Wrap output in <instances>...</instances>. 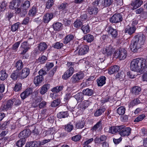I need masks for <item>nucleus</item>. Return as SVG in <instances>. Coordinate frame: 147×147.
Returning <instances> with one entry per match:
<instances>
[{"mask_svg": "<svg viewBox=\"0 0 147 147\" xmlns=\"http://www.w3.org/2000/svg\"><path fill=\"white\" fill-rule=\"evenodd\" d=\"M147 68V63L143 58L134 59L130 63V69L133 71L143 73Z\"/></svg>", "mask_w": 147, "mask_h": 147, "instance_id": "f257e3e1", "label": "nucleus"}, {"mask_svg": "<svg viewBox=\"0 0 147 147\" xmlns=\"http://www.w3.org/2000/svg\"><path fill=\"white\" fill-rule=\"evenodd\" d=\"M145 40V36L142 34L135 36L130 45L131 51L134 53L137 52L138 49L144 44Z\"/></svg>", "mask_w": 147, "mask_h": 147, "instance_id": "f03ea898", "label": "nucleus"}, {"mask_svg": "<svg viewBox=\"0 0 147 147\" xmlns=\"http://www.w3.org/2000/svg\"><path fill=\"white\" fill-rule=\"evenodd\" d=\"M75 64V63L71 62H67V66L69 68L63 75L62 78L63 79L67 80L72 75L74 71V67Z\"/></svg>", "mask_w": 147, "mask_h": 147, "instance_id": "7ed1b4c3", "label": "nucleus"}, {"mask_svg": "<svg viewBox=\"0 0 147 147\" xmlns=\"http://www.w3.org/2000/svg\"><path fill=\"white\" fill-rule=\"evenodd\" d=\"M131 129L129 127H125L124 125H120L119 134L121 136H128L131 133Z\"/></svg>", "mask_w": 147, "mask_h": 147, "instance_id": "20e7f679", "label": "nucleus"}, {"mask_svg": "<svg viewBox=\"0 0 147 147\" xmlns=\"http://www.w3.org/2000/svg\"><path fill=\"white\" fill-rule=\"evenodd\" d=\"M84 76V73L78 72L73 75L71 79V82L73 83H78L80 80H82Z\"/></svg>", "mask_w": 147, "mask_h": 147, "instance_id": "39448f33", "label": "nucleus"}, {"mask_svg": "<svg viewBox=\"0 0 147 147\" xmlns=\"http://www.w3.org/2000/svg\"><path fill=\"white\" fill-rule=\"evenodd\" d=\"M116 54L117 55H118V57L120 60L124 59L127 55L126 50L123 48H120L119 51L115 54V55H116Z\"/></svg>", "mask_w": 147, "mask_h": 147, "instance_id": "423d86ee", "label": "nucleus"}, {"mask_svg": "<svg viewBox=\"0 0 147 147\" xmlns=\"http://www.w3.org/2000/svg\"><path fill=\"white\" fill-rule=\"evenodd\" d=\"M123 20L122 16L120 13L115 14L109 19L111 22L117 23L121 22Z\"/></svg>", "mask_w": 147, "mask_h": 147, "instance_id": "0eeeda50", "label": "nucleus"}, {"mask_svg": "<svg viewBox=\"0 0 147 147\" xmlns=\"http://www.w3.org/2000/svg\"><path fill=\"white\" fill-rule=\"evenodd\" d=\"M115 51L114 49L113 48L111 45H109L103 49L102 53L104 54H106L107 56H111Z\"/></svg>", "mask_w": 147, "mask_h": 147, "instance_id": "6e6552de", "label": "nucleus"}, {"mask_svg": "<svg viewBox=\"0 0 147 147\" xmlns=\"http://www.w3.org/2000/svg\"><path fill=\"white\" fill-rule=\"evenodd\" d=\"M30 132L29 129H25L19 134L18 137L20 138L26 140L30 135Z\"/></svg>", "mask_w": 147, "mask_h": 147, "instance_id": "1a4fd4ad", "label": "nucleus"}, {"mask_svg": "<svg viewBox=\"0 0 147 147\" xmlns=\"http://www.w3.org/2000/svg\"><path fill=\"white\" fill-rule=\"evenodd\" d=\"M90 102L88 100H85L83 102L80 103L78 106L77 109H78V111L82 112L89 106Z\"/></svg>", "mask_w": 147, "mask_h": 147, "instance_id": "9d476101", "label": "nucleus"}, {"mask_svg": "<svg viewBox=\"0 0 147 147\" xmlns=\"http://www.w3.org/2000/svg\"><path fill=\"white\" fill-rule=\"evenodd\" d=\"M30 73V70L28 68H24L20 73H19V77L21 79L25 78Z\"/></svg>", "mask_w": 147, "mask_h": 147, "instance_id": "9b49d317", "label": "nucleus"}, {"mask_svg": "<svg viewBox=\"0 0 147 147\" xmlns=\"http://www.w3.org/2000/svg\"><path fill=\"white\" fill-rule=\"evenodd\" d=\"M143 3L142 0H133L131 3V5L132 7V9L134 10L140 7Z\"/></svg>", "mask_w": 147, "mask_h": 147, "instance_id": "f8f14e48", "label": "nucleus"}, {"mask_svg": "<svg viewBox=\"0 0 147 147\" xmlns=\"http://www.w3.org/2000/svg\"><path fill=\"white\" fill-rule=\"evenodd\" d=\"M86 10L87 12L90 15H96L98 12V8L94 6H89Z\"/></svg>", "mask_w": 147, "mask_h": 147, "instance_id": "ddd939ff", "label": "nucleus"}, {"mask_svg": "<svg viewBox=\"0 0 147 147\" xmlns=\"http://www.w3.org/2000/svg\"><path fill=\"white\" fill-rule=\"evenodd\" d=\"M32 92V89L30 88H28L24 92L21 94L20 95L22 99L24 100L31 94Z\"/></svg>", "mask_w": 147, "mask_h": 147, "instance_id": "4468645a", "label": "nucleus"}, {"mask_svg": "<svg viewBox=\"0 0 147 147\" xmlns=\"http://www.w3.org/2000/svg\"><path fill=\"white\" fill-rule=\"evenodd\" d=\"M14 100L10 99L7 101L3 105V108L5 110L11 109L14 102Z\"/></svg>", "mask_w": 147, "mask_h": 147, "instance_id": "2eb2a0df", "label": "nucleus"}, {"mask_svg": "<svg viewBox=\"0 0 147 147\" xmlns=\"http://www.w3.org/2000/svg\"><path fill=\"white\" fill-rule=\"evenodd\" d=\"M21 47L23 49L22 51L20 53V54L24 55L30 49V46L29 45L27 42L24 41L21 44Z\"/></svg>", "mask_w": 147, "mask_h": 147, "instance_id": "dca6fc26", "label": "nucleus"}, {"mask_svg": "<svg viewBox=\"0 0 147 147\" xmlns=\"http://www.w3.org/2000/svg\"><path fill=\"white\" fill-rule=\"evenodd\" d=\"M80 47L78 51V54L80 55H84L86 54L88 52V47L86 45H83L79 46Z\"/></svg>", "mask_w": 147, "mask_h": 147, "instance_id": "f3484780", "label": "nucleus"}, {"mask_svg": "<svg viewBox=\"0 0 147 147\" xmlns=\"http://www.w3.org/2000/svg\"><path fill=\"white\" fill-rule=\"evenodd\" d=\"M107 31L109 34L112 35V37L115 38L117 37L118 34L117 30L113 29L111 26H109L108 27Z\"/></svg>", "mask_w": 147, "mask_h": 147, "instance_id": "a211bd4d", "label": "nucleus"}, {"mask_svg": "<svg viewBox=\"0 0 147 147\" xmlns=\"http://www.w3.org/2000/svg\"><path fill=\"white\" fill-rule=\"evenodd\" d=\"M53 15L51 13H47L43 17V21L44 23H47L53 18Z\"/></svg>", "mask_w": 147, "mask_h": 147, "instance_id": "6ab92c4d", "label": "nucleus"}, {"mask_svg": "<svg viewBox=\"0 0 147 147\" xmlns=\"http://www.w3.org/2000/svg\"><path fill=\"white\" fill-rule=\"evenodd\" d=\"M20 0H13L10 2L9 8L11 9H13L15 7H18L20 5Z\"/></svg>", "mask_w": 147, "mask_h": 147, "instance_id": "aec40b11", "label": "nucleus"}, {"mask_svg": "<svg viewBox=\"0 0 147 147\" xmlns=\"http://www.w3.org/2000/svg\"><path fill=\"white\" fill-rule=\"evenodd\" d=\"M63 87L62 86H56L53 88L52 89L51 91L55 93H51L50 94L51 96L53 98V96H56V94L55 93L58 92L62 90H63Z\"/></svg>", "mask_w": 147, "mask_h": 147, "instance_id": "412c9836", "label": "nucleus"}, {"mask_svg": "<svg viewBox=\"0 0 147 147\" xmlns=\"http://www.w3.org/2000/svg\"><path fill=\"white\" fill-rule=\"evenodd\" d=\"M119 67L117 65L111 66L109 69V74H112L117 73L119 71Z\"/></svg>", "mask_w": 147, "mask_h": 147, "instance_id": "4be33fe9", "label": "nucleus"}, {"mask_svg": "<svg viewBox=\"0 0 147 147\" xmlns=\"http://www.w3.org/2000/svg\"><path fill=\"white\" fill-rule=\"evenodd\" d=\"M136 30V27L134 26H133L126 28L125 29L124 32L125 34L131 35L134 33Z\"/></svg>", "mask_w": 147, "mask_h": 147, "instance_id": "5701e85b", "label": "nucleus"}, {"mask_svg": "<svg viewBox=\"0 0 147 147\" xmlns=\"http://www.w3.org/2000/svg\"><path fill=\"white\" fill-rule=\"evenodd\" d=\"M120 126H113L109 127V132L112 134L119 132L120 131Z\"/></svg>", "mask_w": 147, "mask_h": 147, "instance_id": "b1692460", "label": "nucleus"}, {"mask_svg": "<svg viewBox=\"0 0 147 147\" xmlns=\"http://www.w3.org/2000/svg\"><path fill=\"white\" fill-rule=\"evenodd\" d=\"M38 48L40 52H44L48 47V45L45 42H41L38 45Z\"/></svg>", "mask_w": 147, "mask_h": 147, "instance_id": "393cba45", "label": "nucleus"}, {"mask_svg": "<svg viewBox=\"0 0 147 147\" xmlns=\"http://www.w3.org/2000/svg\"><path fill=\"white\" fill-rule=\"evenodd\" d=\"M74 38V36L72 34H68L63 39V42L64 44H67L70 41L73 40Z\"/></svg>", "mask_w": 147, "mask_h": 147, "instance_id": "a878e982", "label": "nucleus"}, {"mask_svg": "<svg viewBox=\"0 0 147 147\" xmlns=\"http://www.w3.org/2000/svg\"><path fill=\"white\" fill-rule=\"evenodd\" d=\"M50 87V85L48 84H47L43 85L41 88L40 90V92L42 94H44L46 93L47 90Z\"/></svg>", "mask_w": 147, "mask_h": 147, "instance_id": "bb28decb", "label": "nucleus"}, {"mask_svg": "<svg viewBox=\"0 0 147 147\" xmlns=\"http://www.w3.org/2000/svg\"><path fill=\"white\" fill-rule=\"evenodd\" d=\"M106 78L105 76L100 77L97 80V83L98 85L99 86H101L104 84L106 82Z\"/></svg>", "mask_w": 147, "mask_h": 147, "instance_id": "cd10ccee", "label": "nucleus"}, {"mask_svg": "<svg viewBox=\"0 0 147 147\" xmlns=\"http://www.w3.org/2000/svg\"><path fill=\"white\" fill-rule=\"evenodd\" d=\"M141 89L140 87L137 86L133 87L131 90V93L135 95H138L140 94Z\"/></svg>", "mask_w": 147, "mask_h": 147, "instance_id": "c85d7f7f", "label": "nucleus"}, {"mask_svg": "<svg viewBox=\"0 0 147 147\" xmlns=\"http://www.w3.org/2000/svg\"><path fill=\"white\" fill-rule=\"evenodd\" d=\"M84 119L82 118L81 120H79L76 123V127L77 129H81L84 127L85 124Z\"/></svg>", "mask_w": 147, "mask_h": 147, "instance_id": "c756f323", "label": "nucleus"}, {"mask_svg": "<svg viewBox=\"0 0 147 147\" xmlns=\"http://www.w3.org/2000/svg\"><path fill=\"white\" fill-rule=\"evenodd\" d=\"M43 80V77H42V76L40 77L39 76H37L34 77V82L36 85L37 86L40 84L41 83Z\"/></svg>", "mask_w": 147, "mask_h": 147, "instance_id": "7c9ffc66", "label": "nucleus"}, {"mask_svg": "<svg viewBox=\"0 0 147 147\" xmlns=\"http://www.w3.org/2000/svg\"><path fill=\"white\" fill-rule=\"evenodd\" d=\"M94 92V91L93 90L89 88L84 89L82 91L84 95L88 96H92Z\"/></svg>", "mask_w": 147, "mask_h": 147, "instance_id": "2f4dec72", "label": "nucleus"}, {"mask_svg": "<svg viewBox=\"0 0 147 147\" xmlns=\"http://www.w3.org/2000/svg\"><path fill=\"white\" fill-rule=\"evenodd\" d=\"M84 95L83 92L78 93L74 96V98L78 102H82L84 99Z\"/></svg>", "mask_w": 147, "mask_h": 147, "instance_id": "473e14b6", "label": "nucleus"}, {"mask_svg": "<svg viewBox=\"0 0 147 147\" xmlns=\"http://www.w3.org/2000/svg\"><path fill=\"white\" fill-rule=\"evenodd\" d=\"M68 115L67 111H62L57 114V117L59 119H61L67 117Z\"/></svg>", "mask_w": 147, "mask_h": 147, "instance_id": "72a5a7b5", "label": "nucleus"}, {"mask_svg": "<svg viewBox=\"0 0 147 147\" xmlns=\"http://www.w3.org/2000/svg\"><path fill=\"white\" fill-rule=\"evenodd\" d=\"M94 36L90 34H87L85 35L83 38V39L86 40L88 42H91L94 40Z\"/></svg>", "mask_w": 147, "mask_h": 147, "instance_id": "f704fd0d", "label": "nucleus"}, {"mask_svg": "<svg viewBox=\"0 0 147 147\" xmlns=\"http://www.w3.org/2000/svg\"><path fill=\"white\" fill-rule=\"evenodd\" d=\"M62 24L60 23L57 22L53 25V28L55 30L59 31L62 28Z\"/></svg>", "mask_w": 147, "mask_h": 147, "instance_id": "c9c22d12", "label": "nucleus"}, {"mask_svg": "<svg viewBox=\"0 0 147 147\" xmlns=\"http://www.w3.org/2000/svg\"><path fill=\"white\" fill-rule=\"evenodd\" d=\"M19 71L16 70L11 74L10 77L13 80L15 81L17 80L18 77H19Z\"/></svg>", "mask_w": 147, "mask_h": 147, "instance_id": "e433bc0d", "label": "nucleus"}, {"mask_svg": "<svg viewBox=\"0 0 147 147\" xmlns=\"http://www.w3.org/2000/svg\"><path fill=\"white\" fill-rule=\"evenodd\" d=\"M23 64L22 61L19 60L18 61L16 64V67L17 68V70L18 71L21 70L23 66Z\"/></svg>", "mask_w": 147, "mask_h": 147, "instance_id": "4c0bfd02", "label": "nucleus"}, {"mask_svg": "<svg viewBox=\"0 0 147 147\" xmlns=\"http://www.w3.org/2000/svg\"><path fill=\"white\" fill-rule=\"evenodd\" d=\"M7 77V74L5 70H2L0 71V80L3 81Z\"/></svg>", "mask_w": 147, "mask_h": 147, "instance_id": "58836bf2", "label": "nucleus"}, {"mask_svg": "<svg viewBox=\"0 0 147 147\" xmlns=\"http://www.w3.org/2000/svg\"><path fill=\"white\" fill-rule=\"evenodd\" d=\"M125 109L123 106L119 107L117 110V113L119 115H121L124 114L125 112Z\"/></svg>", "mask_w": 147, "mask_h": 147, "instance_id": "ea45409f", "label": "nucleus"}, {"mask_svg": "<svg viewBox=\"0 0 147 147\" xmlns=\"http://www.w3.org/2000/svg\"><path fill=\"white\" fill-rule=\"evenodd\" d=\"M81 29L85 34H87L90 31V28L88 24L83 26L81 28Z\"/></svg>", "mask_w": 147, "mask_h": 147, "instance_id": "a19ab883", "label": "nucleus"}, {"mask_svg": "<svg viewBox=\"0 0 147 147\" xmlns=\"http://www.w3.org/2000/svg\"><path fill=\"white\" fill-rule=\"evenodd\" d=\"M102 121L100 120L97 122L92 127V130L96 131L97 129L102 127Z\"/></svg>", "mask_w": 147, "mask_h": 147, "instance_id": "79ce46f5", "label": "nucleus"}, {"mask_svg": "<svg viewBox=\"0 0 147 147\" xmlns=\"http://www.w3.org/2000/svg\"><path fill=\"white\" fill-rule=\"evenodd\" d=\"M112 2V0H104L102 5L104 7H109L111 5Z\"/></svg>", "mask_w": 147, "mask_h": 147, "instance_id": "37998d69", "label": "nucleus"}, {"mask_svg": "<svg viewBox=\"0 0 147 147\" xmlns=\"http://www.w3.org/2000/svg\"><path fill=\"white\" fill-rule=\"evenodd\" d=\"M37 143L36 142H27L25 147H37Z\"/></svg>", "mask_w": 147, "mask_h": 147, "instance_id": "c03bdc74", "label": "nucleus"}, {"mask_svg": "<svg viewBox=\"0 0 147 147\" xmlns=\"http://www.w3.org/2000/svg\"><path fill=\"white\" fill-rule=\"evenodd\" d=\"M30 5V3L28 1H26L22 3L21 5L22 8L28 9Z\"/></svg>", "mask_w": 147, "mask_h": 147, "instance_id": "a18cd8bd", "label": "nucleus"}, {"mask_svg": "<svg viewBox=\"0 0 147 147\" xmlns=\"http://www.w3.org/2000/svg\"><path fill=\"white\" fill-rule=\"evenodd\" d=\"M63 46V44L60 42H57L53 45V47L57 49H60Z\"/></svg>", "mask_w": 147, "mask_h": 147, "instance_id": "49530a36", "label": "nucleus"}, {"mask_svg": "<svg viewBox=\"0 0 147 147\" xmlns=\"http://www.w3.org/2000/svg\"><path fill=\"white\" fill-rule=\"evenodd\" d=\"M73 125L71 123L65 125V129L68 132H71L73 129Z\"/></svg>", "mask_w": 147, "mask_h": 147, "instance_id": "de8ad7c7", "label": "nucleus"}, {"mask_svg": "<svg viewBox=\"0 0 147 147\" xmlns=\"http://www.w3.org/2000/svg\"><path fill=\"white\" fill-rule=\"evenodd\" d=\"M60 102L61 101L60 99H56L54 100L51 103V106L52 107H55L59 105Z\"/></svg>", "mask_w": 147, "mask_h": 147, "instance_id": "09e8293b", "label": "nucleus"}, {"mask_svg": "<svg viewBox=\"0 0 147 147\" xmlns=\"http://www.w3.org/2000/svg\"><path fill=\"white\" fill-rule=\"evenodd\" d=\"M26 140L20 139L16 143V145L18 147H22L25 143Z\"/></svg>", "mask_w": 147, "mask_h": 147, "instance_id": "8fccbe9b", "label": "nucleus"}, {"mask_svg": "<svg viewBox=\"0 0 147 147\" xmlns=\"http://www.w3.org/2000/svg\"><path fill=\"white\" fill-rule=\"evenodd\" d=\"M105 111V109H99L97 110L94 113L95 116L98 117L101 115Z\"/></svg>", "mask_w": 147, "mask_h": 147, "instance_id": "3c124183", "label": "nucleus"}, {"mask_svg": "<svg viewBox=\"0 0 147 147\" xmlns=\"http://www.w3.org/2000/svg\"><path fill=\"white\" fill-rule=\"evenodd\" d=\"M36 13V8L35 6H33L32 9H30L29 12V14L30 16H33L35 15Z\"/></svg>", "mask_w": 147, "mask_h": 147, "instance_id": "603ef678", "label": "nucleus"}, {"mask_svg": "<svg viewBox=\"0 0 147 147\" xmlns=\"http://www.w3.org/2000/svg\"><path fill=\"white\" fill-rule=\"evenodd\" d=\"M20 25V23L17 22L12 25L11 27V30L13 32L16 31L18 29Z\"/></svg>", "mask_w": 147, "mask_h": 147, "instance_id": "864d4df0", "label": "nucleus"}, {"mask_svg": "<svg viewBox=\"0 0 147 147\" xmlns=\"http://www.w3.org/2000/svg\"><path fill=\"white\" fill-rule=\"evenodd\" d=\"M74 27L76 28H79L82 25V21L77 20L74 23Z\"/></svg>", "mask_w": 147, "mask_h": 147, "instance_id": "5fc2aeb1", "label": "nucleus"}, {"mask_svg": "<svg viewBox=\"0 0 147 147\" xmlns=\"http://www.w3.org/2000/svg\"><path fill=\"white\" fill-rule=\"evenodd\" d=\"M22 84L19 83H17L15 85L14 90L16 92L22 89Z\"/></svg>", "mask_w": 147, "mask_h": 147, "instance_id": "6e6d98bb", "label": "nucleus"}, {"mask_svg": "<svg viewBox=\"0 0 147 147\" xmlns=\"http://www.w3.org/2000/svg\"><path fill=\"white\" fill-rule=\"evenodd\" d=\"M68 6V4L66 3H62L59 5L58 9L59 10H64L66 9Z\"/></svg>", "mask_w": 147, "mask_h": 147, "instance_id": "4d7b16f0", "label": "nucleus"}, {"mask_svg": "<svg viewBox=\"0 0 147 147\" xmlns=\"http://www.w3.org/2000/svg\"><path fill=\"white\" fill-rule=\"evenodd\" d=\"M116 78H119V80L121 81L125 78L124 74L123 71L121 72L116 75Z\"/></svg>", "mask_w": 147, "mask_h": 147, "instance_id": "13d9d810", "label": "nucleus"}, {"mask_svg": "<svg viewBox=\"0 0 147 147\" xmlns=\"http://www.w3.org/2000/svg\"><path fill=\"white\" fill-rule=\"evenodd\" d=\"M53 0H48L46 4V7L48 9H49L53 5Z\"/></svg>", "mask_w": 147, "mask_h": 147, "instance_id": "bf43d9fd", "label": "nucleus"}, {"mask_svg": "<svg viewBox=\"0 0 147 147\" xmlns=\"http://www.w3.org/2000/svg\"><path fill=\"white\" fill-rule=\"evenodd\" d=\"M145 117V116L144 114L140 115L135 119L134 120V122H138L142 121Z\"/></svg>", "mask_w": 147, "mask_h": 147, "instance_id": "052dcab7", "label": "nucleus"}, {"mask_svg": "<svg viewBox=\"0 0 147 147\" xmlns=\"http://www.w3.org/2000/svg\"><path fill=\"white\" fill-rule=\"evenodd\" d=\"M140 103V101L137 98L132 100L130 103V105L132 106H133L135 105H137Z\"/></svg>", "mask_w": 147, "mask_h": 147, "instance_id": "680f3d73", "label": "nucleus"}, {"mask_svg": "<svg viewBox=\"0 0 147 147\" xmlns=\"http://www.w3.org/2000/svg\"><path fill=\"white\" fill-rule=\"evenodd\" d=\"M7 5V3L5 2H2L1 3H0V11H2L3 10H5Z\"/></svg>", "mask_w": 147, "mask_h": 147, "instance_id": "e2e57ef3", "label": "nucleus"}, {"mask_svg": "<svg viewBox=\"0 0 147 147\" xmlns=\"http://www.w3.org/2000/svg\"><path fill=\"white\" fill-rule=\"evenodd\" d=\"M54 66L53 63H47L46 64V68L47 70H49Z\"/></svg>", "mask_w": 147, "mask_h": 147, "instance_id": "0e129e2a", "label": "nucleus"}, {"mask_svg": "<svg viewBox=\"0 0 147 147\" xmlns=\"http://www.w3.org/2000/svg\"><path fill=\"white\" fill-rule=\"evenodd\" d=\"M10 122L9 121H7L4 122L2 125V127L3 129H5L8 127L10 126Z\"/></svg>", "mask_w": 147, "mask_h": 147, "instance_id": "69168bd1", "label": "nucleus"}, {"mask_svg": "<svg viewBox=\"0 0 147 147\" xmlns=\"http://www.w3.org/2000/svg\"><path fill=\"white\" fill-rule=\"evenodd\" d=\"M136 13L137 14H144V9L142 7H140L135 10Z\"/></svg>", "mask_w": 147, "mask_h": 147, "instance_id": "338daca9", "label": "nucleus"}, {"mask_svg": "<svg viewBox=\"0 0 147 147\" xmlns=\"http://www.w3.org/2000/svg\"><path fill=\"white\" fill-rule=\"evenodd\" d=\"M47 59L46 57L45 56L42 55L41 57L39 58L38 61L41 63H45Z\"/></svg>", "mask_w": 147, "mask_h": 147, "instance_id": "774afa93", "label": "nucleus"}]
</instances>
